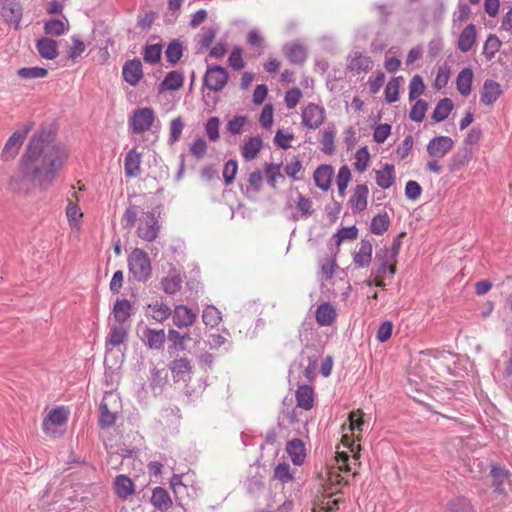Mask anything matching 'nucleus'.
Wrapping results in <instances>:
<instances>
[{
	"label": "nucleus",
	"mask_w": 512,
	"mask_h": 512,
	"mask_svg": "<svg viewBox=\"0 0 512 512\" xmlns=\"http://www.w3.org/2000/svg\"><path fill=\"white\" fill-rule=\"evenodd\" d=\"M491 476L493 478V486L495 488V491L498 493H503L504 489L501 487L503 482L507 479V473L501 468L493 466L491 469Z\"/></svg>",
	"instance_id": "obj_55"
},
{
	"label": "nucleus",
	"mask_w": 512,
	"mask_h": 512,
	"mask_svg": "<svg viewBox=\"0 0 512 512\" xmlns=\"http://www.w3.org/2000/svg\"><path fill=\"white\" fill-rule=\"evenodd\" d=\"M473 80V72L470 68H464L460 71L456 79V87L463 96L471 93V85Z\"/></svg>",
	"instance_id": "obj_35"
},
{
	"label": "nucleus",
	"mask_w": 512,
	"mask_h": 512,
	"mask_svg": "<svg viewBox=\"0 0 512 512\" xmlns=\"http://www.w3.org/2000/svg\"><path fill=\"white\" fill-rule=\"evenodd\" d=\"M422 193V188L420 184L416 181L410 180L406 183L405 186V196L409 200H417Z\"/></svg>",
	"instance_id": "obj_62"
},
{
	"label": "nucleus",
	"mask_w": 512,
	"mask_h": 512,
	"mask_svg": "<svg viewBox=\"0 0 512 512\" xmlns=\"http://www.w3.org/2000/svg\"><path fill=\"white\" fill-rule=\"evenodd\" d=\"M228 81L227 70L221 66L208 67L205 76L204 84L206 87L215 92L221 91Z\"/></svg>",
	"instance_id": "obj_8"
},
{
	"label": "nucleus",
	"mask_w": 512,
	"mask_h": 512,
	"mask_svg": "<svg viewBox=\"0 0 512 512\" xmlns=\"http://www.w3.org/2000/svg\"><path fill=\"white\" fill-rule=\"evenodd\" d=\"M182 278L179 274L173 273L162 279L161 285L165 293L173 295L181 288Z\"/></svg>",
	"instance_id": "obj_41"
},
{
	"label": "nucleus",
	"mask_w": 512,
	"mask_h": 512,
	"mask_svg": "<svg viewBox=\"0 0 512 512\" xmlns=\"http://www.w3.org/2000/svg\"><path fill=\"white\" fill-rule=\"evenodd\" d=\"M71 41L72 46L68 50V57L72 60H75L84 53L86 45L78 35H73L71 37Z\"/></svg>",
	"instance_id": "obj_50"
},
{
	"label": "nucleus",
	"mask_w": 512,
	"mask_h": 512,
	"mask_svg": "<svg viewBox=\"0 0 512 512\" xmlns=\"http://www.w3.org/2000/svg\"><path fill=\"white\" fill-rule=\"evenodd\" d=\"M122 75L124 80L132 86H135L143 77L142 63L139 59H132L125 62Z\"/></svg>",
	"instance_id": "obj_13"
},
{
	"label": "nucleus",
	"mask_w": 512,
	"mask_h": 512,
	"mask_svg": "<svg viewBox=\"0 0 512 512\" xmlns=\"http://www.w3.org/2000/svg\"><path fill=\"white\" fill-rule=\"evenodd\" d=\"M147 309L146 315L160 323L168 319L172 314L171 308L161 301L148 304Z\"/></svg>",
	"instance_id": "obj_25"
},
{
	"label": "nucleus",
	"mask_w": 512,
	"mask_h": 512,
	"mask_svg": "<svg viewBox=\"0 0 512 512\" xmlns=\"http://www.w3.org/2000/svg\"><path fill=\"white\" fill-rule=\"evenodd\" d=\"M293 139H294V135L292 133L285 132L283 130H278L274 137V142L278 147H280L282 149H287V148L291 147L290 142Z\"/></svg>",
	"instance_id": "obj_60"
},
{
	"label": "nucleus",
	"mask_w": 512,
	"mask_h": 512,
	"mask_svg": "<svg viewBox=\"0 0 512 512\" xmlns=\"http://www.w3.org/2000/svg\"><path fill=\"white\" fill-rule=\"evenodd\" d=\"M66 215L72 227H78L80 219L83 216L80 208L72 202H70L66 208Z\"/></svg>",
	"instance_id": "obj_57"
},
{
	"label": "nucleus",
	"mask_w": 512,
	"mask_h": 512,
	"mask_svg": "<svg viewBox=\"0 0 512 512\" xmlns=\"http://www.w3.org/2000/svg\"><path fill=\"white\" fill-rule=\"evenodd\" d=\"M128 338V328L124 324L111 325L106 337V348L109 349L120 346Z\"/></svg>",
	"instance_id": "obj_15"
},
{
	"label": "nucleus",
	"mask_w": 512,
	"mask_h": 512,
	"mask_svg": "<svg viewBox=\"0 0 512 512\" xmlns=\"http://www.w3.org/2000/svg\"><path fill=\"white\" fill-rule=\"evenodd\" d=\"M0 17L18 27L22 18V6L18 0H0Z\"/></svg>",
	"instance_id": "obj_10"
},
{
	"label": "nucleus",
	"mask_w": 512,
	"mask_h": 512,
	"mask_svg": "<svg viewBox=\"0 0 512 512\" xmlns=\"http://www.w3.org/2000/svg\"><path fill=\"white\" fill-rule=\"evenodd\" d=\"M34 124L27 122L22 124L7 140L2 150V158L14 159L22 147L24 140L33 129Z\"/></svg>",
	"instance_id": "obj_6"
},
{
	"label": "nucleus",
	"mask_w": 512,
	"mask_h": 512,
	"mask_svg": "<svg viewBox=\"0 0 512 512\" xmlns=\"http://www.w3.org/2000/svg\"><path fill=\"white\" fill-rule=\"evenodd\" d=\"M502 91L500 84L494 80H486L481 93V101L484 104L491 105L500 97Z\"/></svg>",
	"instance_id": "obj_26"
},
{
	"label": "nucleus",
	"mask_w": 512,
	"mask_h": 512,
	"mask_svg": "<svg viewBox=\"0 0 512 512\" xmlns=\"http://www.w3.org/2000/svg\"><path fill=\"white\" fill-rule=\"evenodd\" d=\"M501 44L502 42L496 35L490 34L487 37L483 47V53L487 60H491L495 56V54L499 51Z\"/></svg>",
	"instance_id": "obj_43"
},
{
	"label": "nucleus",
	"mask_w": 512,
	"mask_h": 512,
	"mask_svg": "<svg viewBox=\"0 0 512 512\" xmlns=\"http://www.w3.org/2000/svg\"><path fill=\"white\" fill-rule=\"evenodd\" d=\"M132 306L131 303L126 300H117L113 307V316L116 324H124L131 316Z\"/></svg>",
	"instance_id": "obj_33"
},
{
	"label": "nucleus",
	"mask_w": 512,
	"mask_h": 512,
	"mask_svg": "<svg viewBox=\"0 0 512 512\" xmlns=\"http://www.w3.org/2000/svg\"><path fill=\"white\" fill-rule=\"evenodd\" d=\"M446 512H474L471 504L465 499H458L449 505Z\"/></svg>",
	"instance_id": "obj_64"
},
{
	"label": "nucleus",
	"mask_w": 512,
	"mask_h": 512,
	"mask_svg": "<svg viewBox=\"0 0 512 512\" xmlns=\"http://www.w3.org/2000/svg\"><path fill=\"white\" fill-rule=\"evenodd\" d=\"M335 136V127L325 129L322 133V137L320 139L321 150L328 156L332 155L335 151Z\"/></svg>",
	"instance_id": "obj_39"
},
{
	"label": "nucleus",
	"mask_w": 512,
	"mask_h": 512,
	"mask_svg": "<svg viewBox=\"0 0 512 512\" xmlns=\"http://www.w3.org/2000/svg\"><path fill=\"white\" fill-rule=\"evenodd\" d=\"M452 109V100L449 98H443L437 103L432 113V119L436 122H442L449 116Z\"/></svg>",
	"instance_id": "obj_38"
},
{
	"label": "nucleus",
	"mask_w": 512,
	"mask_h": 512,
	"mask_svg": "<svg viewBox=\"0 0 512 512\" xmlns=\"http://www.w3.org/2000/svg\"><path fill=\"white\" fill-rule=\"evenodd\" d=\"M363 413L361 410L352 411L349 414L348 420H349V430L351 432L359 431L361 432L363 430L364 420L362 418Z\"/></svg>",
	"instance_id": "obj_58"
},
{
	"label": "nucleus",
	"mask_w": 512,
	"mask_h": 512,
	"mask_svg": "<svg viewBox=\"0 0 512 512\" xmlns=\"http://www.w3.org/2000/svg\"><path fill=\"white\" fill-rule=\"evenodd\" d=\"M368 188L366 185H357L350 199L353 212H362L367 207Z\"/></svg>",
	"instance_id": "obj_29"
},
{
	"label": "nucleus",
	"mask_w": 512,
	"mask_h": 512,
	"mask_svg": "<svg viewBox=\"0 0 512 512\" xmlns=\"http://www.w3.org/2000/svg\"><path fill=\"white\" fill-rule=\"evenodd\" d=\"M337 264L335 259L326 258L321 261V275L324 280H329L334 275Z\"/></svg>",
	"instance_id": "obj_59"
},
{
	"label": "nucleus",
	"mask_w": 512,
	"mask_h": 512,
	"mask_svg": "<svg viewBox=\"0 0 512 512\" xmlns=\"http://www.w3.org/2000/svg\"><path fill=\"white\" fill-rule=\"evenodd\" d=\"M61 162H21L13 172L8 188L11 192L25 196L36 186L47 188L56 178Z\"/></svg>",
	"instance_id": "obj_1"
},
{
	"label": "nucleus",
	"mask_w": 512,
	"mask_h": 512,
	"mask_svg": "<svg viewBox=\"0 0 512 512\" xmlns=\"http://www.w3.org/2000/svg\"><path fill=\"white\" fill-rule=\"evenodd\" d=\"M425 90L423 79L419 75H415L410 80L409 84V99L414 100L420 96Z\"/></svg>",
	"instance_id": "obj_49"
},
{
	"label": "nucleus",
	"mask_w": 512,
	"mask_h": 512,
	"mask_svg": "<svg viewBox=\"0 0 512 512\" xmlns=\"http://www.w3.org/2000/svg\"><path fill=\"white\" fill-rule=\"evenodd\" d=\"M39 55L47 60H54L58 56V42L49 37H42L36 41Z\"/></svg>",
	"instance_id": "obj_17"
},
{
	"label": "nucleus",
	"mask_w": 512,
	"mask_h": 512,
	"mask_svg": "<svg viewBox=\"0 0 512 512\" xmlns=\"http://www.w3.org/2000/svg\"><path fill=\"white\" fill-rule=\"evenodd\" d=\"M17 74L22 79L31 80L46 77L48 71L42 67H23L18 70Z\"/></svg>",
	"instance_id": "obj_44"
},
{
	"label": "nucleus",
	"mask_w": 512,
	"mask_h": 512,
	"mask_svg": "<svg viewBox=\"0 0 512 512\" xmlns=\"http://www.w3.org/2000/svg\"><path fill=\"white\" fill-rule=\"evenodd\" d=\"M358 230L355 226L345 227L340 229L335 237L337 238V244L342 243L346 240H354L357 238Z\"/></svg>",
	"instance_id": "obj_61"
},
{
	"label": "nucleus",
	"mask_w": 512,
	"mask_h": 512,
	"mask_svg": "<svg viewBox=\"0 0 512 512\" xmlns=\"http://www.w3.org/2000/svg\"><path fill=\"white\" fill-rule=\"evenodd\" d=\"M156 121V114L152 108L136 109L130 117L129 125L133 133L141 134L151 129Z\"/></svg>",
	"instance_id": "obj_7"
},
{
	"label": "nucleus",
	"mask_w": 512,
	"mask_h": 512,
	"mask_svg": "<svg viewBox=\"0 0 512 512\" xmlns=\"http://www.w3.org/2000/svg\"><path fill=\"white\" fill-rule=\"evenodd\" d=\"M376 261L378 265L371 270V275L374 277L373 280H367V285L372 286L375 284L377 287H384L385 283L383 281L384 276L387 272L393 276L396 272V267L391 258L388 257V251H379L376 253Z\"/></svg>",
	"instance_id": "obj_5"
},
{
	"label": "nucleus",
	"mask_w": 512,
	"mask_h": 512,
	"mask_svg": "<svg viewBox=\"0 0 512 512\" xmlns=\"http://www.w3.org/2000/svg\"><path fill=\"white\" fill-rule=\"evenodd\" d=\"M43 29L46 35L57 37L69 31V23L67 20L50 19L44 23Z\"/></svg>",
	"instance_id": "obj_36"
},
{
	"label": "nucleus",
	"mask_w": 512,
	"mask_h": 512,
	"mask_svg": "<svg viewBox=\"0 0 512 512\" xmlns=\"http://www.w3.org/2000/svg\"><path fill=\"white\" fill-rule=\"evenodd\" d=\"M351 179V172L347 166H342L338 172L336 184L338 187V191L341 195H344L345 190L348 186V183Z\"/></svg>",
	"instance_id": "obj_52"
},
{
	"label": "nucleus",
	"mask_w": 512,
	"mask_h": 512,
	"mask_svg": "<svg viewBox=\"0 0 512 512\" xmlns=\"http://www.w3.org/2000/svg\"><path fill=\"white\" fill-rule=\"evenodd\" d=\"M129 273L138 282L147 281L152 273L150 258L147 253L135 248L128 257Z\"/></svg>",
	"instance_id": "obj_4"
},
{
	"label": "nucleus",
	"mask_w": 512,
	"mask_h": 512,
	"mask_svg": "<svg viewBox=\"0 0 512 512\" xmlns=\"http://www.w3.org/2000/svg\"><path fill=\"white\" fill-rule=\"evenodd\" d=\"M385 100L387 103H394L399 98V81L398 78H392L386 85Z\"/></svg>",
	"instance_id": "obj_47"
},
{
	"label": "nucleus",
	"mask_w": 512,
	"mask_h": 512,
	"mask_svg": "<svg viewBox=\"0 0 512 512\" xmlns=\"http://www.w3.org/2000/svg\"><path fill=\"white\" fill-rule=\"evenodd\" d=\"M336 315L335 307L328 302H324L317 307L315 319L320 326H330L335 321Z\"/></svg>",
	"instance_id": "obj_21"
},
{
	"label": "nucleus",
	"mask_w": 512,
	"mask_h": 512,
	"mask_svg": "<svg viewBox=\"0 0 512 512\" xmlns=\"http://www.w3.org/2000/svg\"><path fill=\"white\" fill-rule=\"evenodd\" d=\"M372 242L368 239H363L360 242L359 249L353 256V261L357 267H368L372 261Z\"/></svg>",
	"instance_id": "obj_18"
},
{
	"label": "nucleus",
	"mask_w": 512,
	"mask_h": 512,
	"mask_svg": "<svg viewBox=\"0 0 512 512\" xmlns=\"http://www.w3.org/2000/svg\"><path fill=\"white\" fill-rule=\"evenodd\" d=\"M252 126V121L245 115H235L227 121L226 130L232 135H240Z\"/></svg>",
	"instance_id": "obj_24"
},
{
	"label": "nucleus",
	"mask_w": 512,
	"mask_h": 512,
	"mask_svg": "<svg viewBox=\"0 0 512 512\" xmlns=\"http://www.w3.org/2000/svg\"><path fill=\"white\" fill-rule=\"evenodd\" d=\"M62 160L67 158V151L60 144L54 142V134L48 130L36 132L29 140L22 160Z\"/></svg>",
	"instance_id": "obj_2"
},
{
	"label": "nucleus",
	"mask_w": 512,
	"mask_h": 512,
	"mask_svg": "<svg viewBox=\"0 0 512 512\" xmlns=\"http://www.w3.org/2000/svg\"><path fill=\"white\" fill-rule=\"evenodd\" d=\"M334 170L330 165L323 164L314 172V181L317 187L326 191L331 186Z\"/></svg>",
	"instance_id": "obj_23"
},
{
	"label": "nucleus",
	"mask_w": 512,
	"mask_h": 512,
	"mask_svg": "<svg viewBox=\"0 0 512 512\" xmlns=\"http://www.w3.org/2000/svg\"><path fill=\"white\" fill-rule=\"evenodd\" d=\"M286 452L294 465L300 466L306 458V449L302 440L295 438L288 441Z\"/></svg>",
	"instance_id": "obj_19"
},
{
	"label": "nucleus",
	"mask_w": 512,
	"mask_h": 512,
	"mask_svg": "<svg viewBox=\"0 0 512 512\" xmlns=\"http://www.w3.org/2000/svg\"><path fill=\"white\" fill-rule=\"evenodd\" d=\"M161 51L159 44L146 45L143 51L144 60L148 63H157L160 60Z\"/></svg>",
	"instance_id": "obj_51"
},
{
	"label": "nucleus",
	"mask_w": 512,
	"mask_h": 512,
	"mask_svg": "<svg viewBox=\"0 0 512 512\" xmlns=\"http://www.w3.org/2000/svg\"><path fill=\"white\" fill-rule=\"evenodd\" d=\"M230 66L236 70H240L244 67V60L242 58V50L239 47H235L228 58Z\"/></svg>",
	"instance_id": "obj_63"
},
{
	"label": "nucleus",
	"mask_w": 512,
	"mask_h": 512,
	"mask_svg": "<svg viewBox=\"0 0 512 512\" xmlns=\"http://www.w3.org/2000/svg\"><path fill=\"white\" fill-rule=\"evenodd\" d=\"M476 42V27L474 24L467 25L461 32L458 39V49L462 52H468Z\"/></svg>",
	"instance_id": "obj_27"
},
{
	"label": "nucleus",
	"mask_w": 512,
	"mask_h": 512,
	"mask_svg": "<svg viewBox=\"0 0 512 512\" xmlns=\"http://www.w3.org/2000/svg\"><path fill=\"white\" fill-rule=\"evenodd\" d=\"M283 52L292 64L302 65L307 59V49L298 42L286 43Z\"/></svg>",
	"instance_id": "obj_14"
},
{
	"label": "nucleus",
	"mask_w": 512,
	"mask_h": 512,
	"mask_svg": "<svg viewBox=\"0 0 512 512\" xmlns=\"http://www.w3.org/2000/svg\"><path fill=\"white\" fill-rule=\"evenodd\" d=\"M111 398H113L112 394L106 395L104 397V399L102 400L100 407H99V412H100L99 424L102 428L111 427L112 425L115 424V421L117 418L116 412H112L108 408V400Z\"/></svg>",
	"instance_id": "obj_31"
},
{
	"label": "nucleus",
	"mask_w": 512,
	"mask_h": 512,
	"mask_svg": "<svg viewBox=\"0 0 512 512\" xmlns=\"http://www.w3.org/2000/svg\"><path fill=\"white\" fill-rule=\"evenodd\" d=\"M302 123L308 129L319 128L325 120V109L317 104L310 103L302 111Z\"/></svg>",
	"instance_id": "obj_9"
},
{
	"label": "nucleus",
	"mask_w": 512,
	"mask_h": 512,
	"mask_svg": "<svg viewBox=\"0 0 512 512\" xmlns=\"http://www.w3.org/2000/svg\"><path fill=\"white\" fill-rule=\"evenodd\" d=\"M183 128L184 123L180 117L171 120L169 128V141L171 143H175L180 139Z\"/></svg>",
	"instance_id": "obj_54"
},
{
	"label": "nucleus",
	"mask_w": 512,
	"mask_h": 512,
	"mask_svg": "<svg viewBox=\"0 0 512 512\" xmlns=\"http://www.w3.org/2000/svg\"><path fill=\"white\" fill-rule=\"evenodd\" d=\"M184 82L183 75L177 71L169 72L160 84L161 91H174L178 90Z\"/></svg>",
	"instance_id": "obj_37"
},
{
	"label": "nucleus",
	"mask_w": 512,
	"mask_h": 512,
	"mask_svg": "<svg viewBox=\"0 0 512 512\" xmlns=\"http://www.w3.org/2000/svg\"><path fill=\"white\" fill-rule=\"evenodd\" d=\"M170 370L176 381H187L190 379L192 366L187 358L175 359L170 363Z\"/></svg>",
	"instance_id": "obj_20"
},
{
	"label": "nucleus",
	"mask_w": 512,
	"mask_h": 512,
	"mask_svg": "<svg viewBox=\"0 0 512 512\" xmlns=\"http://www.w3.org/2000/svg\"><path fill=\"white\" fill-rule=\"evenodd\" d=\"M114 489L118 497L127 499L134 494V483L126 475H118L114 480Z\"/></svg>",
	"instance_id": "obj_30"
},
{
	"label": "nucleus",
	"mask_w": 512,
	"mask_h": 512,
	"mask_svg": "<svg viewBox=\"0 0 512 512\" xmlns=\"http://www.w3.org/2000/svg\"><path fill=\"white\" fill-rule=\"evenodd\" d=\"M151 503L161 511H166L172 506L169 493L162 487H156L153 490Z\"/></svg>",
	"instance_id": "obj_32"
},
{
	"label": "nucleus",
	"mask_w": 512,
	"mask_h": 512,
	"mask_svg": "<svg viewBox=\"0 0 512 512\" xmlns=\"http://www.w3.org/2000/svg\"><path fill=\"white\" fill-rule=\"evenodd\" d=\"M274 477L282 483H288L294 479V475L290 470L289 464L287 463H280L275 467Z\"/></svg>",
	"instance_id": "obj_48"
},
{
	"label": "nucleus",
	"mask_w": 512,
	"mask_h": 512,
	"mask_svg": "<svg viewBox=\"0 0 512 512\" xmlns=\"http://www.w3.org/2000/svg\"><path fill=\"white\" fill-rule=\"evenodd\" d=\"M171 316L174 325L180 329L192 326L197 318V314L186 305H176Z\"/></svg>",
	"instance_id": "obj_11"
},
{
	"label": "nucleus",
	"mask_w": 512,
	"mask_h": 512,
	"mask_svg": "<svg viewBox=\"0 0 512 512\" xmlns=\"http://www.w3.org/2000/svg\"><path fill=\"white\" fill-rule=\"evenodd\" d=\"M146 345L150 349L160 350L163 348L166 334L163 329H147L145 331Z\"/></svg>",
	"instance_id": "obj_34"
},
{
	"label": "nucleus",
	"mask_w": 512,
	"mask_h": 512,
	"mask_svg": "<svg viewBox=\"0 0 512 512\" xmlns=\"http://www.w3.org/2000/svg\"><path fill=\"white\" fill-rule=\"evenodd\" d=\"M390 221L388 215L379 214L371 221V232L377 235L384 233L389 227Z\"/></svg>",
	"instance_id": "obj_45"
},
{
	"label": "nucleus",
	"mask_w": 512,
	"mask_h": 512,
	"mask_svg": "<svg viewBox=\"0 0 512 512\" xmlns=\"http://www.w3.org/2000/svg\"><path fill=\"white\" fill-rule=\"evenodd\" d=\"M427 108V102L422 99H418L409 113L410 119L415 122H422L425 118Z\"/></svg>",
	"instance_id": "obj_46"
},
{
	"label": "nucleus",
	"mask_w": 512,
	"mask_h": 512,
	"mask_svg": "<svg viewBox=\"0 0 512 512\" xmlns=\"http://www.w3.org/2000/svg\"><path fill=\"white\" fill-rule=\"evenodd\" d=\"M394 166L386 164L382 170L376 171V182L382 189H388L394 183Z\"/></svg>",
	"instance_id": "obj_40"
},
{
	"label": "nucleus",
	"mask_w": 512,
	"mask_h": 512,
	"mask_svg": "<svg viewBox=\"0 0 512 512\" xmlns=\"http://www.w3.org/2000/svg\"><path fill=\"white\" fill-rule=\"evenodd\" d=\"M219 128H220V120L218 117H211L207 120L205 125V131L208 138L211 141H217L219 139Z\"/></svg>",
	"instance_id": "obj_56"
},
{
	"label": "nucleus",
	"mask_w": 512,
	"mask_h": 512,
	"mask_svg": "<svg viewBox=\"0 0 512 512\" xmlns=\"http://www.w3.org/2000/svg\"><path fill=\"white\" fill-rule=\"evenodd\" d=\"M68 420V412L65 408L59 407L55 408L47 415L45 420L43 421V430L46 433H52V427L62 426Z\"/></svg>",
	"instance_id": "obj_16"
},
{
	"label": "nucleus",
	"mask_w": 512,
	"mask_h": 512,
	"mask_svg": "<svg viewBox=\"0 0 512 512\" xmlns=\"http://www.w3.org/2000/svg\"><path fill=\"white\" fill-rule=\"evenodd\" d=\"M221 312L214 306L209 305L202 312V320L208 327H215L221 321Z\"/></svg>",
	"instance_id": "obj_42"
},
{
	"label": "nucleus",
	"mask_w": 512,
	"mask_h": 512,
	"mask_svg": "<svg viewBox=\"0 0 512 512\" xmlns=\"http://www.w3.org/2000/svg\"><path fill=\"white\" fill-rule=\"evenodd\" d=\"M138 219L137 236L144 241L152 242L159 234L160 226L155 214L151 211L145 212L140 205L130 204L122 217L125 228H132Z\"/></svg>",
	"instance_id": "obj_3"
},
{
	"label": "nucleus",
	"mask_w": 512,
	"mask_h": 512,
	"mask_svg": "<svg viewBox=\"0 0 512 512\" xmlns=\"http://www.w3.org/2000/svg\"><path fill=\"white\" fill-rule=\"evenodd\" d=\"M182 52V46L179 42L170 43L165 51L167 61L172 64L177 63L182 57Z\"/></svg>",
	"instance_id": "obj_53"
},
{
	"label": "nucleus",
	"mask_w": 512,
	"mask_h": 512,
	"mask_svg": "<svg viewBox=\"0 0 512 512\" xmlns=\"http://www.w3.org/2000/svg\"><path fill=\"white\" fill-rule=\"evenodd\" d=\"M453 140L448 136H438L430 140L427 146L429 155L433 158H442L453 148Z\"/></svg>",
	"instance_id": "obj_12"
},
{
	"label": "nucleus",
	"mask_w": 512,
	"mask_h": 512,
	"mask_svg": "<svg viewBox=\"0 0 512 512\" xmlns=\"http://www.w3.org/2000/svg\"><path fill=\"white\" fill-rule=\"evenodd\" d=\"M296 401L297 406L304 409L310 410L314 404V390L311 386L302 385L296 390Z\"/></svg>",
	"instance_id": "obj_28"
},
{
	"label": "nucleus",
	"mask_w": 512,
	"mask_h": 512,
	"mask_svg": "<svg viewBox=\"0 0 512 512\" xmlns=\"http://www.w3.org/2000/svg\"><path fill=\"white\" fill-rule=\"evenodd\" d=\"M373 62L370 56L355 52L349 59L348 69L356 73H365L371 70Z\"/></svg>",
	"instance_id": "obj_22"
}]
</instances>
